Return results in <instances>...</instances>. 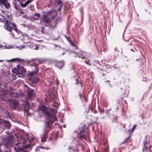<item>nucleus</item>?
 <instances>
[{
  "label": "nucleus",
  "mask_w": 152,
  "mask_h": 152,
  "mask_svg": "<svg viewBox=\"0 0 152 152\" xmlns=\"http://www.w3.org/2000/svg\"><path fill=\"white\" fill-rule=\"evenodd\" d=\"M4 28L5 29L11 32L12 30V28L11 26H12L14 30L18 34H19L20 33V31L18 30L17 28V26L14 23H11L9 22L7 20H5L4 21Z\"/></svg>",
  "instance_id": "obj_1"
},
{
  "label": "nucleus",
  "mask_w": 152,
  "mask_h": 152,
  "mask_svg": "<svg viewBox=\"0 0 152 152\" xmlns=\"http://www.w3.org/2000/svg\"><path fill=\"white\" fill-rule=\"evenodd\" d=\"M12 72L15 73L18 77H23V74L26 72V70L23 66L20 65H18L17 67L13 69Z\"/></svg>",
  "instance_id": "obj_2"
},
{
  "label": "nucleus",
  "mask_w": 152,
  "mask_h": 152,
  "mask_svg": "<svg viewBox=\"0 0 152 152\" xmlns=\"http://www.w3.org/2000/svg\"><path fill=\"white\" fill-rule=\"evenodd\" d=\"M40 109L44 115L47 116L49 117L50 120L52 119L53 120L55 121L57 119L56 117L54 115H51L50 113L48 112L47 108L44 105L41 106Z\"/></svg>",
  "instance_id": "obj_3"
},
{
  "label": "nucleus",
  "mask_w": 152,
  "mask_h": 152,
  "mask_svg": "<svg viewBox=\"0 0 152 152\" xmlns=\"http://www.w3.org/2000/svg\"><path fill=\"white\" fill-rule=\"evenodd\" d=\"M13 48V47L10 45H7L6 43L0 44V48L10 49Z\"/></svg>",
  "instance_id": "obj_4"
},
{
  "label": "nucleus",
  "mask_w": 152,
  "mask_h": 152,
  "mask_svg": "<svg viewBox=\"0 0 152 152\" xmlns=\"http://www.w3.org/2000/svg\"><path fill=\"white\" fill-rule=\"evenodd\" d=\"M1 4L7 9H8L10 7V4L7 2V0H4Z\"/></svg>",
  "instance_id": "obj_5"
},
{
  "label": "nucleus",
  "mask_w": 152,
  "mask_h": 152,
  "mask_svg": "<svg viewBox=\"0 0 152 152\" xmlns=\"http://www.w3.org/2000/svg\"><path fill=\"white\" fill-rule=\"evenodd\" d=\"M32 0H28L24 3L22 2H20V4L22 7H25L27 5L31 2Z\"/></svg>",
  "instance_id": "obj_6"
},
{
  "label": "nucleus",
  "mask_w": 152,
  "mask_h": 152,
  "mask_svg": "<svg viewBox=\"0 0 152 152\" xmlns=\"http://www.w3.org/2000/svg\"><path fill=\"white\" fill-rule=\"evenodd\" d=\"M28 137H27V140H25V141L26 142L28 140L29 142H31L34 138V137L31 134H27Z\"/></svg>",
  "instance_id": "obj_7"
},
{
  "label": "nucleus",
  "mask_w": 152,
  "mask_h": 152,
  "mask_svg": "<svg viewBox=\"0 0 152 152\" xmlns=\"http://www.w3.org/2000/svg\"><path fill=\"white\" fill-rule=\"evenodd\" d=\"M64 64V62L63 61H57L56 65L59 68H61Z\"/></svg>",
  "instance_id": "obj_8"
},
{
  "label": "nucleus",
  "mask_w": 152,
  "mask_h": 152,
  "mask_svg": "<svg viewBox=\"0 0 152 152\" xmlns=\"http://www.w3.org/2000/svg\"><path fill=\"white\" fill-rule=\"evenodd\" d=\"M27 95L29 98L33 96V90H30L28 91L27 92Z\"/></svg>",
  "instance_id": "obj_9"
},
{
  "label": "nucleus",
  "mask_w": 152,
  "mask_h": 152,
  "mask_svg": "<svg viewBox=\"0 0 152 152\" xmlns=\"http://www.w3.org/2000/svg\"><path fill=\"white\" fill-rule=\"evenodd\" d=\"M20 145L21 144H16V147H15V150L16 151L18 152V151L17 150V149L19 150H21L22 149V148L20 146Z\"/></svg>",
  "instance_id": "obj_10"
},
{
  "label": "nucleus",
  "mask_w": 152,
  "mask_h": 152,
  "mask_svg": "<svg viewBox=\"0 0 152 152\" xmlns=\"http://www.w3.org/2000/svg\"><path fill=\"white\" fill-rule=\"evenodd\" d=\"M23 61L22 59H20L19 58H15L12 59V61Z\"/></svg>",
  "instance_id": "obj_11"
},
{
  "label": "nucleus",
  "mask_w": 152,
  "mask_h": 152,
  "mask_svg": "<svg viewBox=\"0 0 152 152\" xmlns=\"http://www.w3.org/2000/svg\"><path fill=\"white\" fill-rule=\"evenodd\" d=\"M5 125L8 128H9L10 126V122L7 121H6L5 122Z\"/></svg>",
  "instance_id": "obj_12"
},
{
  "label": "nucleus",
  "mask_w": 152,
  "mask_h": 152,
  "mask_svg": "<svg viewBox=\"0 0 152 152\" xmlns=\"http://www.w3.org/2000/svg\"><path fill=\"white\" fill-rule=\"evenodd\" d=\"M45 148V149H49V148H44V147H38L35 150V151L36 152H37V151H39V148Z\"/></svg>",
  "instance_id": "obj_13"
},
{
  "label": "nucleus",
  "mask_w": 152,
  "mask_h": 152,
  "mask_svg": "<svg viewBox=\"0 0 152 152\" xmlns=\"http://www.w3.org/2000/svg\"><path fill=\"white\" fill-rule=\"evenodd\" d=\"M77 56L79 58H85L84 56V53L82 52H81V54L80 55H78Z\"/></svg>",
  "instance_id": "obj_14"
},
{
  "label": "nucleus",
  "mask_w": 152,
  "mask_h": 152,
  "mask_svg": "<svg viewBox=\"0 0 152 152\" xmlns=\"http://www.w3.org/2000/svg\"><path fill=\"white\" fill-rule=\"evenodd\" d=\"M44 20L45 22H46V23H48L49 22V19L47 18L45 16H44Z\"/></svg>",
  "instance_id": "obj_15"
},
{
  "label": "nucleus",
  "mask_w": 152,
  "mask_h": 152,
  "mask_svg": "<svg viewBox=\"0 0 152 152\" xmlns=\"http://www.w3.org/2000/svg\"><path fill=\"white\" fill-rule=\"evenodd\" d=\"M46 137H44L42 139V140H41L42 142H45L46 140Z\"/></svg>",
  "instance_id": "obj_16"
},
{
  "label": "nucleus",
  "mask_w": 152,
  "mask_h": 152,
  "mask_svg": "<svg viewBox=\"0 0 152 152\" xmlns=\"http://www.w3.org/2000/svg\"><path fill=\"white\" fill-rule=\"evenodd\" d=\"M34 16L35 17H37V18H39V17L40 15L38 13H36L35 14Z\"/></svg>",
  "instance_id": "obj_17"
},
{
  "label": "nucleus",
  "mask_w": 152,
  "mask_h": 152,
  "mask_svg": "<svg viewBox=\"0 0 152 152\" xmlns=\"http://www.w3.org/2000/svg\"><path fill=\"white\" fill-rule=\"evenodd\" d=\"M25 46L23 45L21 46V47H17V48H18L19 49H20V50H21V49L23 48H24Z\"/></svg>",
  "instance_id": "obj_18"
},
{
  "label": "nucleus",
  "mask_w": 152,
  "mask_h": 152,
  "mask_svg": "<svg viewBox=\"0 0 152 152\" xmlns=\"http://www.w3.org/2000/svg\"><path fill=\"white\" fill-rule=\"evenodd\" d=\"M136 126V125H134L133 126V127H132V129H131V131L133 132L134 130V129H135Z\"/></svg>",
  "instance_id": "obj_19"
},
{
  "label": "nucleus",
  "mask_w": 152,
  "mask_h": 152,
  "mask_svg": "<svg viewBox=\"0 0 152 152\" xmlns=\"http://www.w3.org/2000/svg\"><path fill=\"white\" fill-rule=\"evenodd\" d=\"M37 72H31L29 74V75L31 76L34 74V73H36Z\"/></svg>",
  "instance_id": "obj_20"
},
{
  "label": "nucleus",
  "mask_w": 152,
  "mask_h": 152,
  "mask_svg": "<svg viewBox=\"0 0 152 152\" xmlns=\"http://www.w3.org/2000/svg\"><path fill=\"white\" fill-rule=\"evenodd\" d=\"M1 12L4 14H5L6 12H7V11H5L4 10H1Z\"/></svg>",
  "instance_id": "obj_21"
},
{
  "label": "nucleus",
  "mask_w": 152,
  "mask_h": 152,
  "mask_svg": "<svg viewBox=\"0 0 152 152\" xmlns=\"http://www.w3.org/2000/svg\"><path fill=\"white\" fill-rule=\"evenodd\" d=\"M4 0H0V3H1Z\"/></svg>",
  "instance_id": "obj_22"
},
{
  "label": "nucleus",
  "mask_w": 152,
  "mask_h": 152,
  "mask_svg": "<svg viewBox=\"0 0 152 152\" xmlns=\"http://www.w3.org/2000/svg\"><path fill=\"white\" fill-rule=\"evenodd\" d=\"M37 49H38V47L37 45H36V48L35 49V50H37Z\"/></svg>",
  "instance_id": "obj_23"
},
{
  "label": "nucleus",
  "mask_w": 152,
  "mask_h": 152,
  "mask_svg": "<svg viewBox=\"0 0 152 152\" xmlns=\"http://www.w3.org/2000/svg\"><path fill=\"white\" fill-rule=\"evenodd\" d=\"M84 136H81V138H83Z\"/></svg>",
  "instance_id": "obj_24"
},
{
  "label": "nucleus",
  "mask_w": 152,
  "mask_h": 152,
  "mask_svg": "<svg viewBox=\"0 0 152 152\" xmlns=\"http://www.w3.org/2000/svg\"><path fill=\"white\" fill-rule=\"evenodd\" d=\"M61 3V1H59L58 3V4H60V3Z\"/></svg>",
  "instance_id": "obj_25"
},
{
  "label": "nucleus",
  "mask_w": 152,
  "mask_h": 152,
  "mask_svg": "<svg viewBox=\"0 0 152 152\" xmlns=\"http://www.w3.org/2000/svg\"><path fill=\"white\" fill-rule=\"evenodd\" d=\"M51 111L52 112L53 111V110L52 109H51Z\"/></svg>",
  "instance_id": "obj_26"
},
{
  "label": "nucleus",
  "mask_w": 152,
  "mask_h": 152,
  "mask_svg": "<svg viewBox=\"0 0 152 152\" xmlns=\"http://www.w3.org/2000/svg\"><path fill=\"white\" fill-rule=\"evenodd\" d=\"M71 45H73V46H75V45H74V44H73L72 43H71Z\"/></svg>",
  "instance_id": "obj_27"
},
{
  "label": "nucleus",
  "mask_w": 152,
  "mask_h": 152,
  "mask_svg": "<svg viewBox=\"0 0 152 152\" xmlns=\"http://www.w3.org/2000/svg\"><path fill=\"white\" fill-rule=\"evenodd\" d=\"M86 63H87V64H89L88 63V62H86Z\"/></svg>",
  "instance_id": "obj_28"
},
{
  "label": "nucleus",
  "mask_w": 152,
  "mask_h": 152,
  "mask_svg": "<svg viewBox=\"0 0 152 152\" xmlns=\"http://www.w3.org/2000/svg\"><path fill=\"white\" fill-rule=\"evenodd\" d=\"M6 16H7V17H8V15H6Z\"/></svg>",
  "instance_id": "obj_29"
},
{
  "label": "nucleus",
  "mask_w": 152,
  "mask_h": 152,
  "mask_svg": "<svg viewBox=\"0 0 152 152\" xmlns=\"http://www.w3.org/2000/svg\"><path fill=\"white\" fill-rule=\"evenodd\" d=\"M15 101L16 102H17V103L18 102L17 101Z\"/></svg>",
  "instance_id": "obj_30"
},
{
  "label": "nucleus",
  "mask_w": 152,
  "mask_h": 152,
  "mask_svg": "<svg viewBox=\"0 0 152 152\" xmlns=\"http://www.w3.org/2000/svg\"><path fill=\"white\" fill-rule=\"evenodd\" d=\"M22 1H24L25 0H22Z\"/></svg>",
  "instance_id": "obj_31"
}]
</instances>
